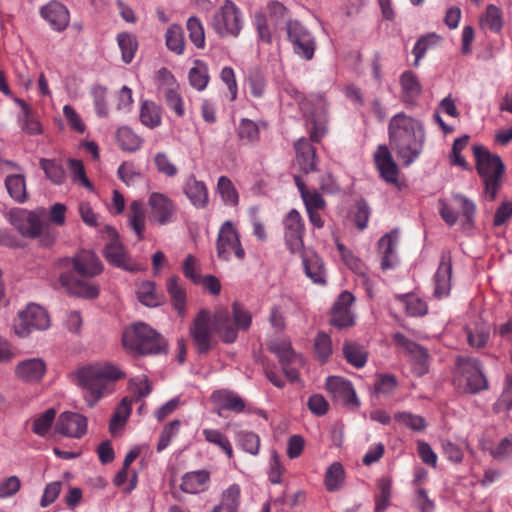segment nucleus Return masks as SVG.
<instances>
[{"mask_svg": "<svg viewBox=\"0 0 512 512\" xmlns=\"http://www.w3.org/2000/svg\"><path fill=\"white\" fill-rule=\"evenodd\" d=\"M252 322L249 311L238 303H233L232 312L225 307H217L213 314L202 309L194 318L190 326V336L200 354H206L216 344L214 333L218 334L223 342L233 343L238 331H246Z\"/></svg>", "mask_w": 512, "mask_h": 512, "instance_id": "nucleus-1", "label": "nucleus"}, {"mask_svg": "<svg viewBox=\"0 0 512 512\" xmlns=\"http://www.w3.org/2000/svg\"><path fill=\"white\" fill-rule=\"evenodd\" d=\"M389 142L398 157L408 166L421 154L425 132L422 123L401 112L394 115L388 126Z\"/></svg>", "mask_w": 512, "mask_h": 512, "instance_id": "nucleus-2", "label": "nucleus"}, {"mask_svg": "<svg viewBox=\"0 0 512 512\" xmlns=\"http://www.w3.org/2000/svg\"><path fill=\"white\" fill-rule=\"evenodd\" d=\"M74 375L76 384L81 388L83 397L90 407L113 391L115 381L125 377L124 372L117 366L107 362L82 366Z\"/></svg>", "mask_w": 512, "mask_h": 512, "instance_id": "nucleus-3", "label": "nucleus"}, {"mask_svg": "<svg viewBox=\"0 0 512 512\" xmlns=\"http://www.w3.org/2000/svg\"><path fill=\"white\" fill-rule=\"evenodd\" d=\"M73 272H64L59 277L60 285L69 293L84 298H95L99 288L92 279L100 274L103 266L96 254L89 250L78 252L72 259Z\"/></svg>", "mask_w": 512, "mask_h": 512, "instance_id": "nucleus-4", "label": "nucleus"}, {"mask_svg": "<svg viewBox=\"0 0 512 512\" xmlns=\"http://www.w3.org/2000/svg\"><path fill=\"white\" fill-rule=\"evenodd\" d=\"M285 92L298 101L300 109L307 118L311 139L319 141L327 133V103L324 96L322 94H311L304 97L293 86L287 87Z\"/></svg>", "mask_w": 512, "mask_h": 512, "instance_id": "nucleus-5", "label": "nucleus"}, {"mask_svg": "<svg viewBox=\"0 0 512 512\" xmlns=\"http://www.w3.org/2000/svg\"><path fill=\"white\" fill-rule=\"evenodd\" d=\"M124 348L132 354H160L166 351L165 340L150 326L138 322L124 329Z\"/></svg>", "mask_w": 512, "mask_h": 512, "instance_id": "nucleus-6", "label": "nucleus"}, {"mask_svg": "<svg viewBox=\"0 0 512 512\" xmlns=\"http://www.w3.org/2000/svg\"><path fill=\"white\" fill-rule=\"evenodd\" d=\"M473 152L476 168L485 185V196L493 200L500 185L504 165L498 155L491 154L485 147L475 145Z\"/></svg>", "mask_w": 512, "mask_h": 512, "instance_id": "nucleus-7", "label": "nucleus"}, {"mask_svg": "<svg viewBox=\"0 0 512 512\" xmlns=\"http://www.w3.org/2000/svg\"><path fill=\"white\" fill-rule=\"evenodd\" d=\"M50 326V319L44 308L31 303L20 310L13 322L14 333L25 338L37 330H45Z\"/></svg>", "mask_w": 512, "mask_h": 512, "instance_id": "nucleus-8", "label": "nucleus"}, {"mask_svg": "<svg viewBox=\"0 0 512 512\" xmlns=\"http://www.w3.org/2000/svg\"><path fill=\"white\" fill-rule=\"evenodd\" d=\"M46 210L43 207L34 210L23 208L11 209L6 218L8 222L24 237L36 238L41 226L45 223Z\"/></svg>", "mask_w": 512, "mask_h": 512, "instance_id": "nucleus-9", "label": "nucleus"}, {"mask_svg": "<svg viewBox=\"0 0 512 512\" xmlns=\"http://www.w3.org/2000/svg\"><path fill=\"white\" fill-rule=\"evenodd\" d=\"M212 27L221 37H236L242 29V18L238 7L230 0H226L215 13Z\"/></svg>", "mask_w": 512, "mask_h": 512, "instance_id": "nucleus-10", "label": "nucleus"}, {"mask_svg": "<svg viewBox=\"0 0 512 512\" xmlns=\"http://www.w3.org/2000/svg\"><path fill=\"white\" fill-rule=\"evenodd\" d=\"M286 30L294 53L305 60H311L316 48L315 38L312 33L298 20L287 21Z\"/></svg>", "mask_w": 512, "mask_h": 512, "instance_id": "nucleus-11", "label": "nucleus"}, {"mask_svg": "<svg viewBox=\"0 0 512 512\" xmlns=\"http://www.w3.org/2000/svg\"><path fill=\"white\" fill-rule=\"evenodd\" d=\"M217 256L228 261L232 255L238 259H243L245 251L240 243L239 234L231 221H225L218 232L217 242Z\"/></svg>", "mask_w": 512, "mask_h": 512, "instance_id": "nucleus-12", "label": "nucleus"}, {"mask_svg": "<svg viewBox=\"0 0 512 512\" xmlns=\"http://www.w3.org/2000/svg\"><path fill=\"white\" fill-rule=\"evenodd\" d=\"M457 369L459 381L465 383L467 391L476 393L487 387V381L478 360L474 358L459 359Z\"/></svg>", "mask_w": 512, "mask_h": 512, "instance_id": "nucleus-13", "label": "nucleus"}, {"mask_svg": "<svg viewBox=\"0 0 512 512\" xmlns=\"http://www.w3.org/2000/svg\"><path fill=\"white\" fill-rule=\"evenodd\" d=\"M393 341L398 349L407 354L410 360L413 362V371L416 375L421 376L425 374L428 370L427 361L428 354L427 351L415 343L414 341L407 338L402 333H395L392 336Z\"/></svg>", "mask_w": 512, "mask_h": 512, "instance_id": "nucleus-14", "label": "nucleus"}, {"mask_svg": "<svg viewBox=\"0 0 512 512\" xmlns=\"http://www.w3.org/2000/svg\"><path fill=\"white\" fill-rule=\"evenodd\" d=\"M285 243L291 253L303 251L304 222L300 213L292 209L283 221Z\"/></svg>", "mask_w": 512, "mask_h": 512, "instance_id": "nucleus-15", "label": "nucleus"}, {"mask_svg": "<svg viewBox=\"0 0 512 512\" xmlns=\"http://www.w3.org/2000/svg\"><path fill=\"white\" fill-rule=\"evenodd\" d=\"M105 231L110 238L109 243L104 248L106 260L113 266L127 271L136 270V265L128 257L123 245L118 239L116 230L111 226H105Z\"/></svg>", "mask_w": 512, "mask_h": 512, "instance_id": "nucleus-16", "label": "nucleus"}, {"mask_svg": "<svg viewBox=\"0 0 512 512\" xmlns=\"http://www.w3.org/2000/svg\"><path fill=\"white\" fill-rule=\"evenodd\" d=\"M150 220L158 225H166L173 220L175 205L165 194L153 192L148 199Z\"/></svg>", "mask_w": 512, "mask_h": 512, "instance_id": "nucleus-17", "label": "nucleus"}, {"mask_svg": "<svg viewBox=\"0 0 512 512\" xmlns=\"http://www.w3.org/2000/svg\"><path fill=\"white\" fill-rule=\"evenodd\" d=\"M56 432L70 438H81L87 430L85 416L74 412H63L55 424Z\"/></svg>", "mask_w": 512, "mask_h": 512, "instance_id": "nucleus-18", "label": "nucleus"}, {"mask_svg": "<svg viewBox=\"0 0 512 512\" xmlns=\"http://www.w3.org/2000/svg\"><path fill=\"white\" fill-rule=\"evenodd\" d=\"M326 389L336 401L359 406V400L350 381L339 376H329L326 379Z\"/></svg>", "mask_w": 512, "mask_h": 512, "instance_id": "nucleus-19", "label": "nucleus"}, {"mask_svg": "<svg viewBox=\"0 0 512 512\" xmlns=\"http://www.w3.org/2000/svg\"><path fill=\"white\" fill-rule=\"evenodd\" d=\"M354 302V296L345 291L342 292L335 302L331 311V324L338 328H346L354 324V314L351 311V305Z\"/></svg>", "mask_w": 512, "mask_h": 512, "instance_id": "nucleus-20", "label": "nucleus"}, {"mask_svg": "<svg viewBox=\"0 0 512 512\" xmlns=\"http://www.w3.org/2000/svg\"><path fill=\"white\" fill-rule=\"evenodd\" d=\"M452 263L449 253H443L434 275L433 295L438 298L447 297L451 290Z\"/></svg>", "mask_w": 512, "mask_h": 512, "instance_id": "nucleus-21", "label": "nucleus"}, {"mask_svg": "<svg viewBox=\"0 0 512 512\" xmlns=\"http://www.w3.org/2000/svg\"><path fill=\"white\" fill-rule=\"evenodd\" d=\"M270 350L278 356L285 376L291 382L296 381L298 379V371L290 365L301 362V359L293 352L290 343L287 341L272 342Z\"/></svg>", "mask_w": 512, "mask_h": 512, "instance_id": "nucleus-22", "label": "nucleus"}, {"mask_svg": "<svg viewBox=\"0 0 512 512\" xmlns=\"http://www.w3.org/2000/svg\"><path fill=\"white\" fill-rule=\"evenodd\" d=\"M5 164L17 173L9 174L5 178V186L10 197L17 203H24L28 199L26 180L21 168L12 161H5Z\"/></svg>", "mask_w": 512, "mask_h": 512, "instance_id": "nucleus-23", "label": "nucleus"}, {"mask_svg": "<svg viewBox=\"0 0 512 512\" xmlns=\"http://www.w3.org/2000/svg\"><path fill=\"white\" fill-rule=\"evenodd\" d=\"M374 161L381 177L388 183H396L398 178V168L393 160L392 154L385 145L378 146Z\"/></svg>", "mask_w": 512, "mask_h": 512, "instance_id": "nucleus-24", "label": "nucleus"}, {"mask_svg": "<svg viewBox=\"0 0 512 512\" xmlns=\"http://www.w3.org/2000/svg\"><path fill=\"white\" fill-rule=\"evenodd\" d=\"M40 14L56 31L64 30L69 24V11L58 1H51L44 5Z\"/></svg>", "mask_w": 512, "mask_h": 512, "instance_id": "nucleus-25", "label": "nucleus"}, {"mask_svg": "<svg viewBox=\"0 0 512 512\" xmlns=\"http://www.w3.org/2000/svg\"><path fill=\"white\" fill-rule=\"evenodd\" d=\"M45 372L46 364L41 358L25 359L15 367L16 377L28 383L40 381Z\"/></svg>", "mask_w": 512, "mask_h": 512, "instance_id": "nucleus-26", "label": "nucleus"}, {"mask_svg": "<svg viewBox=\"0 0 512 512\" xmlns=\"http://www.w3.org/2000/svg\"><path fill=\"white\" fill-rule=\"evenodd\" d=\"M302 264L306 276L315 284L326 283V270L323 260L313 251H302Z\"/></svg>", "mask_w": 512, "mask_h": 512, "instance_id": "nucleus-27", "label": "nucleus"}, {"mask_svg": "<svg viewBox=\"0 0 512 512\" xmlns=\"http://www.w3.org/2000/svg\"><path fill=\"white\" fill-rule=\"evenodd\" d=\"M183 192L189 199L190 203L198 208L203 209L209 202V194L206 184L197 180L194 175H190L183 186Z\"/></svg>", "mask_w": 512, "mask_h": 512, "instance_id": "nucleus-28", "label": "nucleus"}, {"mask_svg": "<svg viewBox=\"0 0 512 512\" xmlns=\"http://www.w3.org/2000/svg\"><path fill=\"white\" fill-rule=\"evenodd\" d=\"M210 485V472L196 470L187 472L182 476L180 489L188 494H199L208 490Z\"/></svg>", "mask_w": 512, "mask_h": 512, "instance_id": "nucleus-29", "label": "nucleus"}, {"mask_svg": "<svg viewBox=\"0 0 512 512\" xmlns=\"http://www.w3.org/2000/svg\"><path fill=\"white\" fill-rule=\"evenodd\" d=\"M399 235L396 230L382 236L378 242L380 253L382 254L381 268L388 270L397 264L396 247Z\"/></svg>", "mask_w": 512, "mask_h": 512, "instance_id": "nucleus-30", "label": "nucleus"}, {"mask_svg": "<svg viewBox=\"0 0 512 512\" xmlns=\"http://www.w3.org/2000/svg\"><path fill=\"white\" fill-rule=\"evenodd\" d=\"M241 504V488L233 483L224 489L220 495V501L211 512H238Z\"/></svg>", "mask_w": 512, "mask_h": 512, "instance_id": "nucleus-31", "label": "nucleus"}, {"mask_svg": "<svg viewBox=\"0 0 512 512\" xmlns=\"http://www.w3.org/2000/svg\"><path fill=\"white\" fill-rule=\"evenodd\" d=\"M296 160L302 171L308 173L315 169V149L308 140L301 138L295 143Z\"/></svg>", "mask_w": 512, "mask_h": 512, "instance_id": "nucleus-32", "label": "nucleus"}, {"mask_svg": "<svg viewBox=\"0 0 512 512\" xmlns=\"http://www.w3.org/2000/svg\"><path fill=\"white\" fill-rule=\"evenodd\" d=\"M403 99L406 103H414L422 93L417 76L411 71H405L400 77Z\"/></svg>", "mask_w": 512, "mask_h": 512, "instance_id": "nucleus-33", "label": "nucleus"}, {"mask_svg": "<svg viewBox=\"0 0 512 512\" xmlns=\"http://www.w3.org/2000/svg\"><path fill=\"white\" fill-rule=\"evenodd\" d=\"M167 291L178 314L184 316L186 312V291L179 283V277L171 276L167 280Z\"/></svg>", "mask_w": 512, "mask_h": 512, "instance_id": "nucleus-34", "label": "nucleus"}, {"mask_svg": "<svg viewBox=\"0 0 512 512\" xmlns=\"http://www.w3.org/2000/svg\"><path fill=\"white\" fill-rule=\"evenodd\" d=\"M146 212L144 205L141 201H133L129 206L128 222L132 230L138 236V239L143 238L145 230Z\"/></svg>", "mask_w": 512, "mask_h": 512, "instance_id": "nucleus-35", "label": "nucleus"}, {"mask_svg": "<svg viewBox=\"0 0 512 512\" xmlns=\"http://www.w3.org/2000/svg\"><path fill=\"white\" fill-rule=\"evenodd\" d=\"M480 26L483 30L499 33L503 27L502 10L494 4H489L480 17Z\"/></svg>", "mask_w": 512, "mask_h": 512, "instance_id": "nucleus-36", "label": "nucleus"}, {"mask_svg": "<svg viewBox=\"0 0 512 512\" xmlns=\"http://www.w3.org/2000/svg\"><path fill=\"white\" fill-rule=\"evenodd\" d=\"M404 307L407 315L419 317L427 314L428 306L426 302L415 294H399L395 296Z\"/></svg>", "mask_w": 512, "mask_h": 512, "instance_id": "nucleus-37", "label": "nucleus"}, {"mask_svg": "<svg viewBox=\"0 0 512 512\" xmlns=\"http://www.w3.org/2000/svg\"><path fill=\"white\" fill-rule=\"evenodd\" d=\"M212 398L222 408L234 412H242L245 408L243 399L234 392L219 390L213 393Z\"/></svg>", "mask_w": 512, "mask_h": 512, "instance_id": "nucleus-38", "label": "nucleus"}, {"mask_svg": "<svg viewBox=\"0 0 512 512\" xmlns=\"http://www.w3.org/2000/svg\"><path fill=\"white\" fill-rule=\"evenodd\" d=\"M345 481V471L341 463L334 462L326 470L324 485L327 491L335 492L342 488Z\"/></svg>", "mask_w": 512, "mask_h": 512, "instance_id": "nucleus-39", "label": "nucleus"}, {"mask_svg": "<svg viewBox=\"0 0 512 512\" xmlns=\"http://www.w3.org/2000/svg\"><path fill=\"white\" fill-rule=\"evenodd\" d=\"M140 121L148 128H155L161 124L160 107L152 101H143L140 109Z\"/></svg>", "mask_w": 512, "mask_h": 512, "instance_id": "nucleus-40", "label": "nucleus"}, {"mask_svg": "<svg viewBox=\"0 0 512 512\" xmlns=\"http://www.w3.org/2000/svg\"><path fill=\"white\" fill-rule=\"evenodd\" d=\"M188 78L193 88L203 91L210 79L207 65L201 60H195L194 66L189 71Z\"/></svg>", "mask_w": 512, "mask_h": 512, "instance_id": "nucleus-41", "label": "nucleus"}, {"mask_svg": "<svg viewBox=\"0 0 512 512\" xmlns=\"http://www.w3.org/2000/svg\"><path fill=\"white\" fill-rule=\"evenodd\" d=\"M117 142L124 151L135 152L142 145V139L131 128L120 127L117 130Z\"/></svg>", "mask_w": 512, "mask_h": 512, "instance_id": "nucleus-42", "label": "nucleus"}, {"mask_svg": "<svg viewBox=\"0 0 512 512\" xmlns=\"http://www.w3.org/2000/svg\"><path fill=\"white\" fill-rule=\"evenodd\" d=\"M217 192L225 205L235 207L239 203L238 192L232 181L226 176H220L217 181Z\"/></svg>", "mask_w": 512, "mask_h": 512, "instance_id": "nucleus-43", "label": "nucleus"}, {"mask_svg": "<svg viewBox=\"0 0 512 512\" xmlns=\"http://www.w3.org/2000/svg\"><path fill=\"white\" fill-rule=\"evenodd\" d=\"M117 43L121 50L122 60L129 64L134 56L138 47L136 37L128 32H122L117 35Z\"/></svg>", "mask_w": 512, "mask_h": 512, "instance_id": "nucleus-44", "label": "nucleus"}, {"mask_svg": "<svg viewBox=\"0 0 512 512\" xmlns=\"http://www.w3.org/2000/svg\"><path fill=\"white\" fill-rule=\"evenodd\" d=\"M452 202L454 207L461 210V215L464 218V224L471 226L474 222V216L476 213L475 203L462 194H454L452 196Z\"/></svg>", "mask_w": 512, "mask_h": 512, "instance_id": "nucleus-45", "label": "nucleus"}, {"mask_svg": "<svg viewBox=\"0 0 512 512\" xmlns=\"http://www.w3.org/2000/svg\"><path fill=\"white\" fill-rule=\"evenodd\" d=\"M136 293L138 300L148 307H155L160 303L155 284L152 281L141 282L137 287Z\"/></svg>", "mask_w": 512, "mask_h": 512, "instance_id": "nucleus-46", "label": "nucleus"}, {"mask_svg": "<svg viewBox=\"0 0 512 512\" xmlns=\"http://www.w3.org/2000/svg\"><path fill=\"white\" fill-rule=\"evenodd\" d=\"M237 134L242 143L252 144L259 140V127L254 121L243 118L238 125Z\"/></svg>", "mask_w": 512, "mask_h": 512, "instance_id": "nucleus-47", "label": "nucleus"}, {"mask_svg": "<svg viewBox=\"0 0 512 512\" xmlns=\"http://www.w3.org/2000/svg\"><path fill=\"white\" fill-rule=\"evenodd\" d=\"M40 167L44 171L46 177L54 184H62L65 180L66 174L63 166L50 159H41Z\"/></svg>", "mask_w": 512, "mask_h": 512, "instance_id": "nucleus-48", "label": "nucleus"}, {"mask_svg": "<svg viewBox=\"0 0 512 512\" xmlns=\"http://www.w3.org/2000/svg\"><path fill=\"white\" fill-rule=\"evenodd\" d=\"M166 46L169 50L176 54H182L184 52V36L181 26L173 24L166 31Z\"/></svg>", "mask_w": 512, "mask_h": 512, "instance_id": "nucleus-49", "label": "nucleus"}, {"mask_svg": "<svg viewBox=\"0 0 512 512\" xmlns=\"http://www.w3.org/2000/svg\"><path fill=\"white\" fill-rule=\"evenodd\" d=\"M56 411L53 408L47 409L45 412L37 415L32 421V431L44 437L52 426L55 419Z\"/></svg>", "mask_w": 512, "mask_h": 512, "instance_id": "nucleus-50", "label": "nucleus"}, {"mask_svg": "<svg viewBox=\"0 0 512 512\" xmlns=\"http://www.w3.org/2000/svg\"><path fill=\"white\" fill-rule=\"evenodd\" d=\"M343 353L347 362L356 368H362L367 362V353L357 344L346 343Z\"/></svg>", "mask_w": 512, "mask_h": 512, "instance_id": "nucleus-51", "label": "nucleus"}, {"mask_svg": "<svg viewBox=\"0 0 512 512\" xmlns=\"http://www.w3.org/2000/svg\"><path fill=\"white\" fill-rule=\"evenodd\" d=\"M131 413V400L127 397L123 398L110 421V430L115 433L119 428H122L126 423Z\"/></svg>", "mask_w": 512, "mask_h": 512, "instance_id": "nucleus-52", "label": "nucleus"}, {"mask_svg": "<svg viewBox=\"0 0 512 512\" xmlns=\"http://www.w3.org/2000/svg\"><path fill=\"white\" fill-rule=\"evenodd\" d=\"M18 122L22 131L29 135H40L42 133V126L36 119L32 108L20 113L18 116Z\"/></svg>", "mask_w": 512, "mask_h": 512, "instance_id": "nucleus-53", "label": "nucleus"}, {"mask_svg": "<svg viewBox=\"0 0 512 512\" xmlns=\"http://www.w3.org/2000/svg\"><path fill=\"white\" fill-rule=\"evenodd\" d=\"M237 441L244 451L251 455H257L260 449V437L251 431H240Z\"/></svg>", "mask_w": 512, "mask_h": 512, "instance_id": "nucleus-54", "label": "nucleus"}, {"mask_svg": "<svg viewBox=\"0 0 512 512\" xmlns=\"http://www.w3.org/2000/svg\"><path fill=\"white\" fill-rule=\"evenodd\" d=\"M163 94L166 105L173 110L178 117L185 114L184 103L176 87H163Z\"/></svg>", "mask_w": 512, "mask_h": 512, "instance_id": "nucleus-55", "label": "nucleus"}, {"mask_svg": "<svg viewBox=\"0 0 512 512\" xmlns=\"http://www.w3.org/2000/svg\"><path fill=\"white\" fill-rule=\"evenodd\" d=\"M267 13L269 21L276 27L283 23L287 25V21L290 20L288 9L278 1H271L267 4Z\"/></svg>", "mask_w": 512, "mask_h": 512, "instance_id": "nucleus-56", "label": "nucleus"}, {"mask_svg": "<svg viewBox=\"0 0 512 512\" xmlns=\"http://www.w3.org/2000/svg\"><path fill=\"white\" fill-rule=\"evenodd\" d=\"M186 26L191 42L197 48H203L205 46V33L201 21L197 17H190Z\"/></svg>", "mask_w": 512, "mask_h": 512, "instance_id": "nucleus-57", "label": "nucleus"}, {"mask_svg": "<svg viewBox=\"0 0 512 512\" xmlns=\"http://www.w3.org/2000/svg\"><path fill=\"white\" fill-rule=\"evenodd\" d=\"M153 162L157 171L167 177H174L178 173V168L164 152H157Z\"/></svg>", "mask_w": 512, "mask_h": 512, "instance_id": "nucleus-58", "label": "nucleus"}, {"mask_svg": "<svg viewBox=\"0 0 512 512\" xmlns=\"http://www.w3.org/2000/svg\"><path fill=\"white\" fill-rule=\"evenodd\" d=\"M314 349L318 359L326 361L332 353V342L329 335L319 332L314 340Z\"/></svg>", "mask_w": 512, "mask_h": 512, "instance_id": "nucleus-59", "label": "nucleus"}, {"mask_svg": "<svg viewBox=\"0 0 512 512\" xmlns=\"http://www.w3.org/2000/svg\"><path fill=\"white\" fill-rule=\"evenodd\" d=\"M68 168L71 172V176L73 181L78 182L83 185L85 188L90 191L93 190L92 183L87 178L84 166L80 160L77 159H69L68 160Z\"/></svg>", "mask_w": 512, "mask_h": 512, "instance_id": "nucleus-60", "label": "nucleus"}, {"mask_svg": "<svg viewBox=\"0 0 512 512\" xmlns=\"http://www.w3.org/2000/svg\"><path fill=\"white\" fill-rule=\"evenodd\" d=\"M129 388L137 400L146 397L152 390L151 383L146 375L135 376L129 381Z\"/></svg>", "mask_w": 512, "mask_h": 512, "instance_id": "nucleus-61", "label": "nucleus"}, {"mask_svg": "<svg viewBox=\"0 0 512 512\" xmlns=\"http://www.w3.org/2000/svg\"><path fill=\"white\" fill-rule=\"evenodd\" d=\"M247 83L250 94L252 96L256 98H261L264 95L266 88V79L261 71H252L248 76Z\"/></svg>", "mask_w": 512, "mask_h": 512, "instance_id": "nucleus-62", "label": "nucleus"}, {"mask_svg": "<svg viewBox=\"0 0 512 512\" xmlns=\"http://www.w3.org/2000/svg\"><path fill=\"white\" fill-rule=\"evenodd\" d=\"M180 425L181 422L179 420H173L165 425L157 444L158 452L163 451L170 445L172 439L178 434Z\"/></svg>", "mask_w": 512, "mask_h": 512, "instance_id": "nucleus-63", "label": "nucleus"}, {"mask_svg": "<svg viewBox=\"0 0 512 512\" xmlns=\"http://www.w3.org/2000/svg\"><path fill=\"white\" fill-rule=\"evenodd\" d=\"M491 456L498 460L503 461L512 457V434L503 438L499 444L490 449Z\"/></svg>", "mask_w": 512, "mask_h": 512, "instance_id": "nucleus-64", "label": "nucleus"}]
</instances>
